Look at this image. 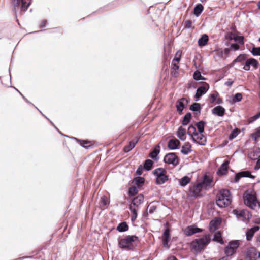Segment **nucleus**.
Masks as SVG:
<instances>
[{"mask_svg": "<svg viewBox=\"0 0 260 260\" xmlns=\"http://www.w3.org/2000/svg\"><path fill=\"white\" fill-rule=\"evenodd\" d=\"M244 204L253 210L260 208V202L257 200L256 192L252 190H247L243 196Z\"/></svg>", "mask_w": 260, "mask_h": 260, "instance_id": "f257e3e1", "label": "nucleus"}, {"mask_svg": "<svg viewBox=\"0 0 260 260\" xmlns=\"http://www.w3.org/2000/svg\"><path fill=\"white\" fill-rule=\"evenodd\" d=\"M139 242V238L136 236H128L118 241L119 247L123 249L132 250L135 248Z\"/></svg>", "mask_w": 260, "mask_h": 260, "instance_id": "f03ea898", "label": "nucleus"}, {"mask_svg": "<svg viewBox=\"0 0 260 260\" xmlns=\"http://www.w3.org/2000/svg\"><path fill=\"white\" fill-rule=\"evenodd\" d=\"M210 241V236L206 235L201 238L193 240L191 243V247L195 251L199 252L204 249Z\"/></svg>", "mask_w": 260, "mask_h": 260, "instance_id": "7ed1b4c3", "label": "nucleus"}, {"mask_svg": "<svg viewBox=\"0 0 260 260\" xmlns=\"http://www.w3.org/2000/svg\"><path fill=\"white\" fill-rule=\"evenodd\" d=\"M231 198L230 191L226 189L221 190L218 196L216 204L220 208L225 207L230 204Z\"/></svg>", "mask_w": 260, "mask_h": 260, "instance_id": "20e7f679", "label": "nucleus"}, {"mask_svg": "<svg viewBox=\"0 0 260 260\" xmlns=\"http://www.w3.org/2000/svg\"><path fill=\"white\" fill-rule=\"evenodd\" d=\"M153 173L156 178V183L158 185L162 184L168 180L167 171L164 168H157L153 170Z\"/></svg>", "mask_w": 260, "mask_h": 260, "instance_id": "39448f33", "label": "nucleus"}, {"mask_svg": "<svg viewBox=\"0 0 260 260\" xmlns=\"http://www.w3.org/2000/svg\"><path fill=\"white\" fill-rule=\"evenodd\" d=\"M31 3V0H12L15 13L26 11Z\"/></svg>", "mask_w": 260, "mask_h": 260, "instance_id": "423d86ee", "label": "nucleus"}, {"mask_svg": "<svg viewBox=\"0 0 260 260\" xmlns=\"http://www.w3.org/2000/svg\"><path fill=\"white\" fill-rule=\"evenodd\" d=\"M165 163L172 165L174 166H177L179 163V159L175 153H169L167 154L164 158Z\"/></svg>", "mask_w": 260, "mask_h": 260, "instance_id": "0eeeda50", "label": "nucleus"}, {"mask_svg": "<svg viewBox=\"0 0 260 260\" xmlns=\"http://www.w3.org/2000/svg\"><path fill=\"white\" fill-rule=\"evenodd\" d=\"M239 241L235 240L230 242L225 249V253L227 256L232 255L239 246Z\"/></svg>", "mask_w": 260, "mask_h": 260, "instance_id": "6e6552de", "label": "nucleus"}, {"mask_svg": "<svg viewBox=\"0 0 260 260\" xmlns=\"http://www.w3.org/2000/svg\"><path fill=\"white\" fill-rule=\"evenodd\" d=\"M233 212L237 216V218L240 220L247 221L251 217L249 212L247 210L238 211L237 210H234Z\"/></svg>", "mask_w": 260, "mask_h": 260, "instance_id": "1a4fd4ad", "label": "nucleus"}, {"mask_svg": "<svg viewBox=\"0 0 260 260\" xmlns=\"http://www.w3.org/2000/svg\"><path fill=\"white\" fill-rule=\"evenodd\" d=\"M202 188V184L201 183L194 185L190 187L189 189V193L191 196L194 197L200 196Z\"/></svg>", "mask_w": 260, "mask_h": 260, "instance_id": "9d476101", "label": "nucleus"}, {"mask_svg": "<svg viewBox=\"0 0 260 260\" xmlns=\"http://www.w3.org/2000/svg\"><path fill=\"white\" fill-rule=\"evenodd\" d=\"M191 139L196 143L201 145H205L206 141V138L202 133L198 132Z\"/></svg>", "mask_w": 260, "mask_h": 260, "instance_id": "9b49d317", "label": "nucleus"}, {"mask_svg": "<svg viewBox=\"0 0 260 260\" xmlns=\"http://www.w3.org/2000/svg\"><path fill=\"white\" fill-rule=\"evenodd\" d=\"M246 257L249 260H256L257 257H260V253L257 256V252L255 248H250L246 252Z\"/></svg>", "mask_w": 260, "mask_h": 260, "instance_id": "f8f14e48", "label": "nucleus"}, {"mask_svg": "<svg viewBox=\"0 0 260 260\" xmlns=\"http://www.w3.org/2000/svg\"><path fill=\"white\" fill-rule=\"evenodd\" d=\"M209 86L208 84L204 83L203 86L199 87L195 94V98L200 99L203 94H205L208 90Z\"/></svg>", "mask_w": 260, "mask_h": 260, "instance_id": "ddd939ff", "label": "nucleus"}, {"mask_svg": "<svg viewBox=\"0 0 260 260\" xmlns=\"http://www.w3.org/2000/svg\"><path fill=\"white\" fill-rule=\"evenodd\" d=\"M202 229L196 227L195 225H190L187 226L184 231V233L186 236H191L197 233L201 232Z\"/></svg>", "mask_w": 260, "mask_h": 260, "instance_id": "4468645a", "label": "nucleus"}, {"mask_svg": "<svg viewBox=\"0 0 260 260\" xmlns=\"http://www.w3.org/2000/svg\"><path fill=\"white\" fill-rule=\"evenodd\" d=\"M252 66L254 68V69H256L258 66V62L255 59L250 58L247 59L246 61L245 64L243 67V69L246 71H248L250 70V66Z\"/></svg>", "mask_w": 260, "mask_h": 260, "instance_id": "2eb2a0df", "label": "nucleus"}, {"mask_svg": "<svg viewBox=\"0 0 260 260\" xmlns=\"http://www.w3.org/2000/svg\"><path fill=\"white\" fill-rule=\"evenodd\" d=\"M225 111V109L221 106H217L212 109L213 114L220 117L224 115Z\"/></svg>", "mask_w": 260, "mask_h": 260, "instance_id": "dca6fc26", "label": "nucleus"}, {"mask_svg": "<svg viewBox=\"0 0 260 260\" xmlns=\"http://www.w3.org/2000/svg\"><path fill=\"white\" fill-rule=\"evenodd\" d=\"M221 223V220L220 219L217 218L215 220L211 221L210 223L209 229L210 231L212 232H214L216 229H217Z\"/></svg>", "mask_w": 260, "mask_h": 260, "instance_id": "f3484780", "label": "nucleus"}, {"mask_svg": "<svg viewBox=\"0 0 260 260\" xmlns=\"http://www.w3.org/2000/svg\"><path fill=\"white\" fill-rule=\"evenodd\" d=\"M180 141L176 139H172L169 140L168 146L170 149L175 150L178 148Z\"/></svg>", "mask_w": 260, "mask_h": 260, "instance_id": "a211bd4d", "label": "nucleus"}, {"mask_svg": "<svg viewBox=\"0 0 260 260\" xmlns=\"http://www.w3.org/2000/svg\"><path fill=\"white\" fill-rule=\"evenodd\" d=\"M241 177L254 178V177L250 174V173L249 172H242L236 174L235 177V181L236 182H238Z\"/></svg>", "mask_w": 260, "mask_h": 260, "instance_id": "6ab92c4d", "label": "nucleus"}, {"mask_svg": "<svg viewBox=\"0 0 260 260\" xmlns=\"http://www.w3.org/2000/svg\"><path fill=\"white\" fill-rule=\"evenodd\" d=\"M139 141V139L137 137H136L134 139H133L131 141L129 142V144L124 147V151L125 152H128L131 151L133 148L135 147L136 144L138 143Z\"/></svg>", "mask_w": 260, "mask_h": 260, "instance_id": "aec40b11", "label": "nucleus"}, {"mask_svg": "<svg viewBox=\"0 0 260 260\" xmlns=\"http://www.w3.org/2000/svg\"><path fill=\"white\" fill-rule=\"evenodd\" d=\"M144 201V197L142 195L140 194L137 197H135L131 204V206H134V207H138V206L142 203Z\"/></svg>", "mask_w": 260, "mask_h": 260, "instance_id": "412c9836", "label": "nucleus"}, {"mask_svg": "<svg viewBox=\"0 0 260 260\" xmlns=\"http://www.w3.org/2000/svg\"><path fill=\"white\" fill-rule=\"evenodd\" d=\"M259 229V228L257 226H255L250 229H248L246 232V238L247 240H250L252 239L255 232L257 231Z\"/></svg>", "mask_w": 260, "mask_h": 260, "instance_id": "4be33fe9", "label": "nucleus"}, {"mask_svg": "<svg viewBox=\"0 0 260 260\" xmlns=\"http://www.w3.org/2000/svg\"><path fill=\"white\" fill-rule=\"evenodd\" d=\"M170 239V234L169 229H167L165 230L162 235V242L164 246L169 248L168 243Z\"/></svg>", "mask_w": 260, "mask_h": 260, "instance_id": "5701e85b", "label": "nucleus"}, {"mask_svg": "<svg viewBox=\"0 0 260 260\" xmlns=\"http://www.w3.org/2000/svg\"><path fill=\"white\" fill-rule=\"evenodd\" d=\"M229 163V161H225L222 164V165L219 168V169L217 171V173L219 175H224L225 174H226V173L227 172V170H228V166Z\"/></svg>", "mask_w": 260, "mask_h": 260, "instance_id": "b1692460", "label": "nucleus"}, {"mask_svg": "<svg viewBox=\"0 0 260 260\" xmlns=\"http://www.w3.org/2000/svg\"><path fill=\"white\" fill-rule=\"evenodd\" d=\"M201 183L202 184V186H204L206 188L211 187L213 185L212 179L207 175L204 176L203 181Z\"/></svg>", "mask_w": 260, "mask_h": 260, "instance_id": "393cba45", "label": "nucleus"}, {"mask_svg": "<svg viewBox=\"0 0 260 260\" xmlns=\"http://www.w3.org/2000/svg\"><path fill=\"white\" fill-rule=\"evenodd\" d=\"M186 130L181 126L178 129L177 136L181 140H184L186 139Z\"/></svg>", "mask_w": 260, "mask_h": 260, "instance_id": "a878e982", "label": "nucleus"}, {"mask_svg": "<svg viewBox=\"0 0 260 260\" xmlns=\"http://www.w3.org/2000/svg\"><path fill=\"white\" fill-rule=\"evenodd\" d=\"M214 58L216 60H219L221 58H223L224 57L223 55V50L222 49H216L214 52Z\"/></svg>", "mask_w": 260, "mask_h": 260, "instance_id": "bb28decb", "label": "nucleus"}, {"mask_svg": "<svg viewBox=\"0 0 260 260\" xmlns=\"http://www.w3.org/2000/svg\"><path fill=\"white\" fill-rule=\"evenodd\" d=\"M129 209L132 214V215L131 216V220L132 221H133L135 220L137 217V211L138 210V207L130 205Z\"/></svg>", "mask_w": 260, "mask_h": 260, "instance_id": "cd10ccee", "label": "nucleus"}, {"mask_svg": "<svg viewBox=\"0 0 260 260\" xmlns=\"http://www.w3.org/2000/svg\"><path fill=\"white\" fill-rule=\"evenodd\" d=\"M160 152V146L157 145L150 153V157L153 159H157V156Z\"/></svg>", "mask_w": 260, "mask_h": 260, "instance_id": "c85d7f7f", "label": "nucleus"}, {"mask_svg": "<svg viewBox=\"0 0 260 260\" xmlns=\"http://www.w3.org/2000/svg\"><path fill=\"white\" fill-rule=\"evenodd\" d=\"M191 151V145L189 143H186L182 147L181 152L185 154H188Z\"/></svg>", "mask_w": 260, "mask_h": 260, "instance_id": "c756f323", "label": "nucleus"}, {"mask_svg": "<svg viewBox=\"0 0 260 260\" xmlns=\"http://www.w3.org/2000/svg\"><path fill=\"white\" fill-rule=\"evenodd\" d=\"M208 37L207 35H203L198 40V44L200 46H205L208 42Z\"/></svg>", "mask_w": 260, "mask_h": 260, "instance_id": "7c9ffc66", "label": "nucleus"}, {"mask_svg": "<svg viewBox=\"0 0 260 260\" xmlns=\"http://www.w3.org/2000/svg\"><path fill=\"white\" fill-rule=\"evenodd\" d=\"M128 229V226L125 222L120 223L117 227V230L120 232L126 231Z\"/></svg>", "mask_w": 260, "mask_h": 260, "instance_id": "2f4dec72", "label": "nucleus"}, {"mask_svg": "<svg viewBox=\"0 0 260 260\" xmlns=\"http://www.w3.org/2000/svg\"><path fill=\"white\" fill-rule=\"evenodd\" d=\"M184 101H186V100L184 98H182L177 102L176 107L178 111L182 112L184 108L183 102Z\"/></svg>", "mask_w": 260, "mask_h": 260, "instance_id": "473e14b6", "label": "nucleus"}, {"mask_svg": "<svg viewBox=\"0 0 260 260\" xmlns=\"http://www.w3.org/2000/svg\"><path fill=\"white\" fill-rule=\"evenodd\" d=\"M231 40H234L235 41L238 42V43L240 44H244V41L243 39L244 38L242 36H235L234 35H233L230 37Z\"/></svg>", "mask_w": 260, "mask_h": 260, "instance_id": "72a5a7b5", "label": "nucleus"}, {"mask_svg": "<svg viewBox=\"0 0 260 260\" xmlns=\"http://www.w3.org/2000/svg\"><path fill=\"white\" fill-rule=\"evenodd\" d=\"M190 181V178L187 176H184L179 180V182L181 186H186Z\"/></svg>", "mask_w": 260, "mask_h": 260, "instance_id": "f704fd0d", "label": "nucleus"}, {"mask_svg": "<svg viewBox=\"0 0 260 260\" xmlns=\"http://www.w3.org/2000/svg\"><path fill=\"white\" fill-rule=\"evenodd\" d=\"M198 132L196 131L195 126L193 125H190L187 130L188 134L192 138L193 136H194Z\"/></svg>", "mask_w": 260, "mask_h": 260, "instance_id": "c9c22d12", "label": "nucleus"}, {"mask_svg": "<svg viewBox=\"0 0 260 260\" xmlns=\"http://www.w3.org/2000/svg\"><path fill=\"white\" fill-rule=\"evenodd\" d=\"M203 10V7L202 5L199 4L197 5L194 8V14L198 16L202 12Z\"/></svg>", "mask_w": 260, "mask_h": 260, "instance_id": "e433bc0d", "label": "nucleus"}, {"mask_svg": "<svg viewBox=\"0 0 260 260\" xmlns=\"http://www.w3.org/2000/svg\"><path fill=\"white\" fill-rule=\"evenodd\" d=\"M144 178L141 177H137L134 180V183L138 186H141L144 182Z\"/></svg>", "mask_w": 260, "mask_h": 260, "instance_id": "4c0bfd02", "label": "nucleus"}, {"mask_svg": "<svg viewBox=\"0 0 260 260\" xmlns=\"http://www.w3.org/2000/svg\"><path fill=\"white\" fill-rule=\"evenodd\" d=\"M213 240L220 243H223V241L221 237V234L220 232H218L214 235Z\"/></svg>", "mask_w": 260, "mask_h": 260, "instance_id": "58836bf2", "label": "nucleus"}, {"mask_svg": "<svg viewBox=\"0 0 260 260\" xmlns=\"http://www.w3.org/2000/svg\"><path fill=\"white\" fill-rule=\"evenodd\" d=\"M153 161L150 159H147L145 161L144 165V168L146 170H151L152 166L153 165Z\"/></svg>", "mask_w": 260, "mask_h": 260, "instance_id": "ea45409f", "label": "nucleus"}, {"mask_svg": "<svg viewBox=\"0 0 260 260\" xmlns=\"http://www.w3.org/2000/svg\"><path fill=\"white\" fill-rule=\"evenodd\" d=\"M190 118H191V114L190 113L186 114L184 117L183 120L182 122V124L183 125H187L189 123V122L190 120Z\"/></svg>", "mask_w": 260, "mask_h": 260, "instance_id": "a19ab883", "label": "nucleus"}, {"mask_svg": "<svg viewBox=\"0 0 260 260\" xmlns=\"http://www.w3.org/2000/svg\"><path fill=\"white\" fill-rule=\"evenodd\" d=\"M190 109L193 111L200 112V105L199 103H194L190 108Z\"/></svg>", "mask_w": 260, "mask_h": 260, "instance_id": "79ce46f5", "label": "nucleus"}, {"mask_svg": "<svg viewBox=\"0 0 260 260\" xmlns=\"http://www.w3.org/2000/svg\"><path fill=\"white\" fill-rule=\"evenodd\" d=\"M198 132L203 133L204 129V123L203 121H200L196 124Z\"/></svg>", "mask_w": 260, "mask_h": 260, "instance_id": "37998d69", "label": "nucleus"}, {"mask_svg": "<svg viewBox=\"0 0 260 260\" xmlns=\"http://www.w3.org/2000/svg\"><path fill=\"white\" fill-rule=\"evenodd\" d=\"M193 78L196 80H204L205 78L201 75L200 72L196 71L193 74Z\"/></svg>", "mask_w": 260, "mask_h": 260, "instance_id": "c03bdc74", "label": "nucleus"}, {"mask_svg": "<svg viewBox=\"0 0 260 260\" xmlns=\"http://www.w3.org/2000/svg\"><path fill=\"white\" fill-rule=\"evenodd\" d=\"M179 62H177V59H173L172 65V70H175V72H176V71L179 69Z\"/></svg>", "mask_w": 260, "mask_h": 260, "instance_id": "a18cd8bd", "label": "nucleus"}, {"mask_svg": "<svg viewBox=\"0 0 260 260\" xmlns=\"http://www.w3.org/2000/svg\"><path fill=\"white\" fill-rule=\"evenodd\" d=\"M242 99V95L240 93H236L233 98L234 102H240Z\"/></svg>", "mask_w": 260, "mask_h": 260, "instance_id": "49530a36", "label": "nucleus"}, {"mask_svg": "<svg viewBox=\"0 0 260 260\" xmlns=\"http://www.w3.org/2000/svg\"><path fill=\"white\" fill-rule=\"evenodd\" d=\"M138 192V189L136 187H131L129 189V193L132 196L136 194Z\"/></svg>", "mask_w": 260, "mask_h": 260, "instance_id": "de8ad7c7", "label": "nucleus"}, {"mask_svg": "<svg viewBox=\"0 0 260 260\" xmlns=\"http://www.w3.org/2000/svg\"><path fill=\"white\" fill-rule=\"evenodd\" d=\"M252 53L253 55H259L260 56V47H254L253 48Z\"/></svg>", "mask_w": 260, "mask_h": 260, "instance_id": "09e8293b", "label": "nucleus"}, {"mask_svg": "<svg viewBox=\"0 0 260 260\" xmlns=\"http://www.w3.org/2000/svg\"><path fill=\"white\" fill-rule=\"evenodd\" d=\"M217 93H213L210 95V101L211 103H213L216 102L217 97Z\"/></svg>", "mask_w": 260, "mask_h": 260, "instance_id": "8fccbe9b", "label": "nucleus"}, {"mask_svg": "<svg viewBox=\"0 0 260 260\" xmlns=\"http://www.w3.org/2000/svg\"><path fill=\"white\" fill-rule=\"evenodd\" d=\"M245 59V56L244 54L239 55L236 59H235L234 62H241Z\"/></svg>", "mask_w": 260, "mask_h": 260, "instance_id": "3c124183", "label": "nucleus"}, {"mask_svg": "<svg viewBox=\"0 0 260 260\" xmlns=\"http://www.w3.org/2000/svg\"><path fill=\"white\" fill-rule=\"evenodd\" d=\"M238 134L239 132L238 130H234L230 136V139L232 140L234 139L238 135Z\"/></svg>", "mask_w": 260, "mask_h": 260, "instance_id": "603ef678", "label": "nucleus"}, {"mask_svg": "<svg viewBox=\"0 0 260 260\" xmlns=\"http://www.w3.org/2000/svg\"><path fill=\"white\" fill-rule=\"evenodd\" d=\"M101 202L102 205L106 206L108 204L107 198L105 196H103L101 198Z\"/></svg>", "mask_w": 260, "mask_h": 260, "instance_id": "864d4df0", "label": "nucleus"}, {"mask_svg": "<svg viewBox=\"0 0 260 260\" xmlns=\"http://www.w3.org/2000/svg\"><path fill=\"white\" fill-rule=\"evenodd\" d=\"M252 137L255 140L260 137V128L258 129L253 135Z\"/></svg>", "mask_w": 260, "mask_h": 260, "instance_id": "5fc2aeb1", "label": "nucleus"}, {"mask_svg": "<svg viewBox=\"0 0 260 260\" xmlns=\"http://www.w3.org/2000/svg\"><path fill=\"white\" fill-rule=\"evenodd\" d=\"M239 46L236 44H232L230 46V48L236 51L239 49Z\"/></svg>", "mask_w": 260, "mask_h": 260, "instance_id": "6e6d98bb", "label": "nucleus"}, {"mask_svg": "<svg viewBox=\"0 0 260 260\" xmlns=\"http://www.w3.org/2000/svg\"><path fill=\"white\" fill-rule=\"evenodd\" d=\"M143 171V168H142V167L140 166L137 170L136 173H137V174L140 175L142 174Z\"/></svg>", "mask_w": 260, "mask_h": 260, "instance_id": "4d7b16f0", "label": "nucleus"}, {"mask_svg": "<svg viewBox=\"0 0 260 260\" xmlns=\"http://www.w3.org/2000/svg\"><path fill=\"white\" fill-rule=\"evenodd\" d=\"M181 56V53L179 52H177L176 54V57L174 59H177V62H179L180 60V58Z\"/></svg>", "mask_w": 260, "mask_h": 260, "instance_id": "13d9d810", "label": "nucleus"}, {"mask_svg": "<svg viewBox=\"0 0 260 260\" xmlns=\"http://www.w3.org/2000/svg\"><path fill=\"white\" fill-rule=\"evenodd\" d=\"M260 168V159H258L254 167L255 170H258Z\"/></svg>", "mask_w": 260, "mask_h": 260, "instance_id": "bf43d9fd", "label": "nucleus"}, {"mask_svg": "<svg viewBox=\"0 0 260 260\" xmlns=\"http://www.w3.org/2000/svg\"><path fill=\"white\" fill-rule=\"evenodd\" d=\"M191 22L190 20H188L185 22V26L186 27L190 28L191 26Z\"/></svg>", "mask_w": 260, "mask_h": 260, "instance_id": "052dcab7", "label": "nucleus"}, {"mask_svg": "<svg viewBox=\"0 0 260 260\" xmlns=\"http://www.w3.org/2000/svg\"><path fill=\"white\" fill-rule=\"evenodd\" d=\"M260 117V113H258L252 117V120L254 121Z\"/></svg>", "mask_w": 260, "mask_h": 260, "instance_id": "680f3d73", "label": "nucleus"}, {"mask_svg": "<svg viewBox=\"0 0 260 260\" xmlns=\"http://www.w3.org/2000/svg\"><path fill=\"white\" fill-rule=\"evenodd\" d=\"M233 81L231 80H229L228 81H227L226 82H225V84L227 86H231L233 84Z\"/></svg>", "mask_w": 260, "mask_h": 260, "instance_id": "e2e57ef3", "label": "nucleus"}, {"mask_svg": "<svg viewBox=\"0 0 260 260\" xmlns=\"http://www.w3.org/2000/svg\"><path fill=\"white\" fill-rule=\"evenodd\" d=\"M223 50V55H224V54H228L229 53L230 49L229 48H225Z\"/></svg>", "mask_w": 260, "mask_h": 260, "instance_id": "0e129e2a", "label": "nucleus"}, {"mask_svg": "<svg viewBox=\"0 0 260 260\" xmlns=\"http://www.w3.org/2000/svg\"><path fill=\"white\" fill-rule=\"evenodd\" d=\"M46 21L45 20H44L42 22L41 24V27H45L46 25Z\"/></svg>", "mask_w": 260, "mask_h": 260, "instance_id": "69168bd1", "label": "nucleus"}, {"mask_svg": "<svg viewBox=\"0 0 260 260\" xmlns=\"http://www.w3.org/2000/svg\"><path fill=\"white\" fill-rule=\"evenodd\" d=\"M256 243L257 245H260V236L257 237Z\"/></svg>", "mask_w": 260, "mask_h": 260, "instance_id": "338daca9", "label": "nucleus"}, {"mask_svg": "<svg viewBox=\"0 0 260 260\" xmlns=\"http://www.w3.org/2000/svg\"><path fill=\"white\" fill-rule=\"evenodd\" d=\"M168 260H177L174 256H171L168 258Z\"/></svg>", "mask_w": 260, "mask_h": 260, "instance_id": "774afa93", "label": "nucleus"}]
</instances>
